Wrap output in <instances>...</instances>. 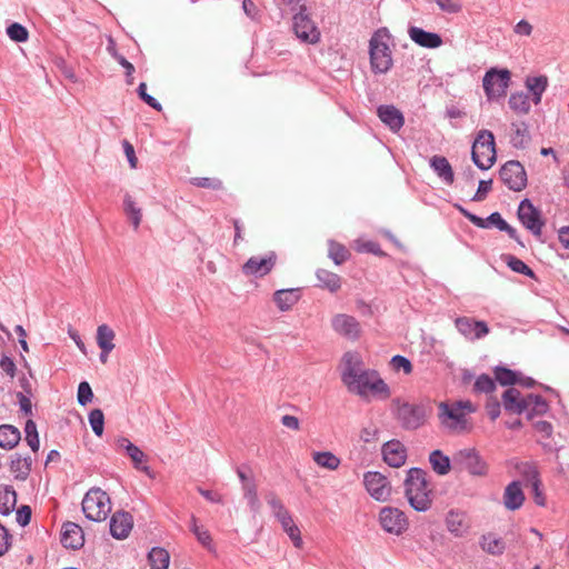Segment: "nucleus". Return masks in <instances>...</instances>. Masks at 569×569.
Wrapping results in <instances>:
<instances>
[{
    "label": "nucleus",
    "mask_w": 569,
    "mask_h": 569,
    "mask_svg": "<svg viewBox=\"0 0 569 569\" xmlns=\"http://www.w3.org/2000/svg\"><path fill=\"white\" fill-rule=\"evenodd\" d=\"M405 496L416 511L425 512L432 506V489L427 479V472L418 467L407 471L403 481Z\"/></svg>",
    "instance_id": "1"
},
{
    "label": "nucleus",
    "mask_w": 569,
    "mask_h": 569,
    "mask_svg": "<svg viewBox=\"0 0 569 569\" xmlns=\"http://www.w3.org/2000/svg\"><path fill=\"white\" fill-rule=\"evenodd\" d=\"M377 376L375 370H363L359 353L348 351L342 357L341 380L350 392L366 396L371 379Z\"/></svg>",
    "instance_id": "2"
},
{
    "label": "nucleus",
    "mask_w": 569,
    "mask_h": 569,
    "mask_svg": "<svg viewBox=\"0 0 569 569\" xmlns=\"http://www.w3.org/2000/svg\"><path fill=\"white\" fill-rule=\"evenodd\" d=\"M391 34L387 28H379L369 40L370 67L373 73H387L393 66L390 48Z\"/></svg>",
    "instance_id": "3"
},
{
    "label": "nucleus",
    "mask_w": 569,
    "mask_h": 569,
    "mask_svg": "<svg viewBox=\"0 0 569 569\" xmlns=\"http://www.w3.org/2000/svg\"><path fill=\"white\" fill-rule=\"evenodd\" d=\"M292 30L296 37L305 43L316 44L320 41L321 32L316 22L311 19L306 2L298 0L292 8Z\"/></svg>",
    "instance_id": "4"
},
{
    "label": "nucleus",
    "mask_w": 569,
    "mask_h": 569,
    "mask_svg": "<svg viewBox=\"0 0 569 569\" xmlns=\"http://www.w3.org/2000/svg\"><path fill=\"white\" fill-rule=\"evenodd\" d=\"M392 405L393 416L403 430L413 431L425 425L427 418L425 405L401 402L399 399H395Z\"/></svg>",
    "instance_id": "5"
},
{
    "label": "nucleus",
    "mask_w": 569,
    "mask_h": 569,
    "mask_svg": "<svg viewBox=\"0 0 569 569\" xmlns=\"http://www.w3.org/2000/svg\"><path fill=\"white\" fill-rule=\"evenodd\" d=\"M471 159L480 170H488L495 164L497 152L495 137L491 131L482 129L478 132L471 148Z\"/></svg>",
    "instance_id": "6"
},
{
    "label": "nucleus",
    "mask_w": 569,
    "mask_h": 569,
    "mask_svg": "<svg viewBox=\"0 0 569 569\" xmlns=\"http://www.w3.org/2000/svg\"><path fill=\"white\" fill-rule=\"evenodd\" d=\"M82 511L88 520L101 522L111 511L108 493L100 488H91L82 499Z\"/></svg>",
    "instance_id": "7"
},
{
    "label": "nucleus",
    "mask_w": 569,
    "mask_h": 569,
    "mask_svg": "<svg viewBox=\"0 0 569 569\" xmlns=\"http://www.w3.org/2000/svg\"><path fill=\"white\" fill-rule=\"evenodd\" d=\"M438 419L441 428L448 433L460 435L470 430L466 413L460 411L455 403L439 402Z\"/></svg>",
    "instance_id": "8"
},
{
    "label": "nucleus",
    "mask_w": 569,
    "mask_h": 569,
    "mask_svg": "<svg viewBox=\"0 0 569 569\" xmlns=\"http://www.w3.org/2000/svg\"><path fill=\"white\" fill-rule=\"evenodd\" d=\"M452 461L453 468L460 471L465 470L475 477H486L489 471L488 463L475 448L458 450L453 455Z\"/></svg>",
    "instance_id": "9"
},
{
    "label": "nucleus",
    "mask_w": 569,
    "mask_h": 569,
    "mask_svg": "<svg viewBox=\"0 0 569 569\" xmlns=\"http://www.w3.org/2000/svg\"><path fill=\"white\" fill-rule=\"evenodd\" d=\"M511 73L508 69H489L482 79V87L489 100L506 94Z\"/></svg>",
    "instance_id": "10"
},
{
    "label": "nucleus",
    "mask_w": 569,
    "mask_h": 569,
    "mask_svg": "<svg viewBox=\"0 0 569 569\" xmlns=\"http://www.w3.org/2000/svg\"><path fill=\"white\" fill-rule=\"evenodd\" d=\"M501 181L512 191H521L527 187V172L517 160H509L499 170Z\"/></svg>",
    "instance_id": "11"
},
{
    "label": "nucleus",
    "mask_w": 569,
    "mask_h": 569,
    "mask_svg": "<svg viewBox=\"0 0 569 569\" xmlns=\"http://www.w3.org/2000/svg\"><path fill=\"white\" fill-rule=\"evenodd\" d=\"M517 214L522 226L535 237L541 236L545 220L541 216V211L537 209L529 199L520 201Z\"/></svg>",
    "instance_id": "12"
},
{
    "label": "nucleus",
    "mask_w": 569,
    "mask_h": 569,
    "mask_svg": "<svg viewBox=\"0 0 569 569\" xmlns=\"http://www.w3.org/2000/svg\"><path fill=\"white\" fill-rule=\"evenodd\" d=\"M379 522L385 531L396 536H400L409 526L405 512L395 507H383L379 512Z\"/></svg>",
    "instance_id": "13"
},
{
    "label": "nucleus",
    "mask_w": 569,
    "mask_h": 569,
    "mask_svg": "<svg viewBox=\"0 0 569 569\" xmlns=\"http://www.w3.org/2000/svg\"><path fill=\"white\" fill-rule=\"evenodd\" d=\"M363 483L368 493L377 501H387L391 495V486L386 476L378 471H367Z\"/></svg>",
    "instance_id": "14"
},
{
    "label": "nucleus",
    "mask_w": 569,
    "mask_h": 569,
    "mask_svg": "<svg viewBox=\"0 0 569 569\" xmlns=\"http://www.w3.org/2000/svg\"><path fill=\"white\" fill-rule=\"evenodd\" d=\"M331 326L336 333L348 340L356 341L361 336L360 322L352 316L338 313L332 317Z\"/></svg>",
    "instance_id": "15"
},
{
    "label": "nucleus",
    "mask_w": 569,
    "mask_h": 569,
    "mask_svg": "<svg viewBox=\"0 0 569 569\" xmlns=\"http://www.w3.org/2000/svg\"><path fill=\"white\" fill-rule=\"evenodd\" d=\"M118 449H123L127 456L131 459L133 468L153 478L151 468L147 465L146 453L129 439L120 437L116 440Z\"/></svg>",
    "instance_id": "16"
},
{
    "label": "nucleus",
    "mask_w": 569,
    "mask_h": 569,
    "mask_svg": "<svg viewBox=\"0 0 569 569\" xmlns=\"http://www.w3.org/2000/svg\"><path fill=\"white\" fill-rule=\"evenodd\" d=\"M277 262V253L274 251H270L266 257H251L246 263L242 266V272L246 276H253L257 278H261L268 274Z\"/></svg>",
    "instance_id": "17"
},
{
    "label": "nucleus",
    "mask_w": 569,
    "mask_h": 569,
    "mask_svg": "<svg viewBox=\"0 0 569 569\" xmlns=\"http://www.w3.org/2000/svg\"><path fill=\"white\" fill-rule=\"evenodd\" d=\"M457 330L469 340H478L489 332L487 322L469 317H459L455 321Z\"/></svg>",
    "instance_id": "18"
},
{
    "label": "nucleus",
    "mask_w": 569,
    "mask_h": 569,
    "mask_svg": "<svg viewBox=\"0 0 569 569\" xmlns=\"http://www.w3.org/2000/svg\"><path fill=\"white\" fill-rule=\"evenodd\" d=\"M381 453L383 461L392 468H400L406 463L407 448L400 440L391 439L385 442L381 447Z\"/></svg>",
    "instance_id": "19"
},
{
    "label": "nucleus",
    "mask_w": 569,
    "mask_h": 569,
    "mask_svg": "<svg viewBox=\"0 0 569 569\" xmlns=\"http://www.w3.org/2000/svg\"><path fill=\"white\" fill-rule=\"evenodd\" d=\"M133 527V518L128 511H116L110 519V533L113 538L126 539Z\"/></svg>",
    "instance_id": "20"
},
{
    "label": "nucleus",
    "mask_w": 569,
    "mask_h": 569,
    "mask_svg": "<svg viewBox=\"0 0 569 569\" xmlns=\"http://www.w3.org/2000/svg\"><path fill=\"white\" fill-rule=\"evenodd\" d=\"M61 543L67 549H80L84 543L82 528L71 521L64 522L61 530Z\"/></svg>",
    "instance_id": "21"
},
{
    "label": "nucleus",
    "mask_w": 569,
    "mask_h": 569,
    "mask_svg": "<svg viewBox=\"0 0 569 569\" xmlns=\"http://www.w3.org/2000/svg\"><path fill=\"white\" fill-rule=\"evenodd\" d=\"M377 116L392 132H398L405 124L402 112L392 104L379 106Z\"/></svg>",
    "instance_id": "22"
},
{
    "label": "nucleus",
    "mask_w": 569,
    "mask_h": 569,
    "mask_svg": "<svg viewBox=\"0 0 569 569\" xmlns=\"http://www.w3.org/2000/svg\"><path fill=\"white\" fill-rule=\"evenodd\" d=\"M456 208L459 210V212L467 218L472 224L479 227V228H490L496 227L498 230L502 231L505 228L507 221L502 218V216L499 212H492L488 218L483 219L463 207L456 204Z\"/></svg>",
    "instance_id": "23"
},
{
    "label": "nucleus",
    "mask_w": 569,
    "mask_h": 569,
    "mask_svg": "<svg viewBox=\"0 0 569 569\" xmlns=\"http://www.w3.org/2000/svg\"><path fill=\"white\" fill-rule=\"evenodd\" d=\"M408 34L415 43L422 48L436 49L442 44V38L440 34L426 31L419 27H409Z\"/></svg>",
    "instance_id": "24"
},
{
    "label": "nucleus",
    "mask_w": 569,
    "mask_h": 569,
    "mask_svg": "<svg viewBox=\"0 0 569 569\" xmlns=\"http://www.w3.org/2000/svg\"><path fill=\"white\" fill-rule=\"evenodd\" d=\"M502 405L507 412L521 415L528 410V403L526 397L521 396V392L511 387L502 393Z\"/></svg>",
    "instance_id": "25"
},
{
    "label": "nucleus",
    "mask_w": 569,
    "mask_h": 569,
    "mask_svg": "<svg viewBox=\"0 0 569 569\" xmlns=\"http://www.w3.org/2000/svg\"><path fill=\"white\" fill-rule=\"evenodd\" d=\"M525 499L520 481L515 480L505 488L503 505L508 510L513 511L520 509Z\"/></svg>",
    "instance_id": "26"
},
{
    "label": "nucleus",
    "mask_w": 569,
    "mask_h": 569,
    "mask_svg": "<svg viewBox=\"0 0 569 569\" xmlns=\"http://www.w3.org/2000/svg\"><path fill=\"white\" fill-rule=\"evenodd\" d=\"M430 167L437 176L446 183L452 184L455 181V173L448 159L443 156H433L430 159Z\"/></svg>",
    "instance_id": "27"
},
{
    "label": "nucleus",
    "mask_w": 569,
    "mask_h": 569,
    "mask_svg": "<svg viewBox=\"0 0 569 569\" xmlns=\"http://www.w3.org/2000/svg\"><path fill=\"white\" fill-rule=\"evenodd\" d=\"M300 297V289H280L273 293V301L280 311H288L299 301Z\"/></svg>",
    "instance_id": "28"
},
{
    "label": "nucleus",
    "mask_w": 569,
    "mask_h": 569,
    "mask_svg": "<svg viewBox=\"0 0 569 569\" xmlns=\"http://www.w3.org/2000/svg\"><path fill=\"white\" fill-rule=\"evenodd\" d=\"M20 430L11 425L0 426V448L6 450L13 449L20 441Z\"/></svg>",
    "instance_id": "29"
},
{
    "label": "nucleus",
    "mask_w": 569,
    "mask_h": 569,
    "mask_svg": "<svg viewBox=\"0 0 569 569\" xmlns=\"http://www.w3.org/2000/svg\"><path fill=\"white\" fill-rule=\"evenodd\" d=\"M316 277L319 281L318 287L327 289L332 293L341 288V278L335 272L320 268L316 271Z\"/></svg>",
    "instance_id": "30"
},
{
    "label": "nucleus",
    "mask_w": 569,
    "mask_h": 569,
    "mask_svg": "<svg viewBox=\"0 0 569 569\" xmlns=\"http://www.w3.org/2000/svg\"><path fill=\"white\" fill-rule=\"evenodd\" d=\"M528 403L527 419L531 420L536 416H542L549 410L547 400L540 395L530 393L526 397Z\"/></svg>",
    "instance_id": "31"
},
{
    "label": "nucleus",
    "mask_w": 569,
    "mask_h": 569,
    "mask_svg": "<svg viewBox=\"0 0 569 569\" xmlns=\"http://www.w3.org/2000/svg\"><path fill=\"white\" fill-rule=\"evenodd\" d=\"M526 87L532 94V101L535 104L541 102L543 92L548 87V78L546 76L527 77Z\"/></svg>",
    "instance_id": "32"
},
{
    "label": "nucleus",
    "mask_w": 569,
    "mask_h": 569,
    "mask_svg": "<svg viewBox=\"0 0 569 569\" xmlns=\"http://www.w3.org/2000/svg\"><path fill=\"white\" fill-rule=\"evenodd\" d=\"M429 462L432 467V470L439 476H446L451 470L450 458L439 449L430 452Z\"/></svg>",
    "instance_id": "33"
},
{
    "label": "nucleus",
    "mask_w": 569,
    "mask_h": 569,
    "mask_svg": "<svg viewBox=\"0 0 569 569\" xmlns=\"http://www.w3.org/2000/svg\"><path fill=\"white\" fill-rule=\"evenodd\" d=\"M17 503V492L11 486L0 487V513L2 516L10 515Z\"/></svg>",
    "instance_id": "34"
},
{
    "label": "nucleus",
    "mask_w": 569,
    "mask_h": 569,
    "mask_svg": "<svg viewBox=\"0 0 569 569\" xmlns=\"http://www.w3.org/2000/svg\"><path fill=\"white\" fill-rule=\"evenodd\" d=\"M512 133L510 136V143L516 149H523L530 141L528 126L525 122L512 123Z\"/></svg>",
    "instance_id": "35"
},
{
    "label": "nucleus",
    "mask_w": 569,
    "mask_h": 569,
    "mask_svg": "<svg viewBox=\"0 0 569 569\" xmlns=\"http://www.w3.org/2000/svg\"><path fill=\"white\" fill-rule=\"evenodd\" d=\"M123 211L129 218L133 229L137 230L142 220V212L141 208L138 207V204L129 193H126L123 197Z\"/></svg>",
    "instance_id": "36"
},
{
    "label": "nucleus",
    "mask_w": 569,
    "mask_h": 569,
    "mask_svg": "<svg viewBox=\"0 0 569 569\" xmlns=\"http://www.w3.org/2000/svg\"><path fill=\"white\" fill-rule=\"evenodd\" d=\"M31 465V457L22 458L20 455H16L10 462V471L14 473L17 479L26 480L30 475Z\"/></svg>",
    "instance_id": "37"
},
{
    "label": "nucleus",
    "mask_w": 569,
    "mask_h": 569,
    "mask_svg": "<svg viewBox=\"0 0 569 569\" xmlns=\"http://www.w3.org/2000/svg\"><path fill=\"white\" fill-rule=\"evenodd\" d=\"M493 373L495 380L505 387L511 388V386L517 385L519 381V371H515L502 366L495 367Z\"/></svg>",
    "instance_id": "38"
},
{
    "label": "nucleus",
    "mask_w": 569,
    "mask_h": 569,
    "mask_svg": "<svg viewBox=\"0 0 569 569\" xmlns=\"http://www.w3.org/2000/svg\"><path fill=\"white\" fill-rule=\"evenodd\" d=\"M509 107L519 114H527L530 111L529 96L525 92H513L509 97Z\"/></svg>",
    "instance_id": "39"
},
{
    "label": "nucleus",
    "mask_w": 569,
    "mask_h": 569,
    "mask_svg": "<svg viewBox=\"0 0 569 569\" xmlns=\"http://www.w3.org/2000/svg\"><path fill=\"white\" fill-rule=\"evenodd\" d=\"M148 559L151 569H167L170 562L169 552L160 547H154L149 551Z\"/></svg>",
    "instance_id": "40"
},
{
    "label": "nucleus",
    "mask_w": 569,
    "mask_h": 569,
    "mask_svg": "<svg viewBox=\"0 0 569 569\" xmlns=\"http://www.w3.org/2000/svg\"><path fill=\"white\" fill-rule=\"evenodd\" d=\"M114 331L108 325H100L97 329V345L101 350L114 349Z\"/></svg>",
    "instance_id": "41"
},
{
    "label": "nucleus",
    "mask_w": 569,
    "mask_h": 569,
    "mask_svg": "<svg viewBox=\"0 0 569 569\" xmlns=\"http://www.w3.org/2000/svg\"><path fill=\"white\" fill-rule=\"evenodd\" d=\"M480 546L486 552L493 556L502 555L506 548L501 538H496L490 533L481 537Z\"/></svg>",
    "instance_id": "42"
},
{
    "label": "nucleus",
    "mask_w": 569,
    "mask_h": 569,
    "mask_svg": "<svg viewBox=\"0 0 569 569\" xmlns=\"http://www.w3.org/2000/svg\"><path fill=\"white\" fill-rule=\"evenodd\" d=\"M312 459L318 466L328 470H336L340 466V459L330 451H316Z\"/></svg>",
    "instance_id": "43"
},
{
    "label": "nucleus",
    "mask_w": 569,
    "mask_h": 569,
    "mask_svg": "<svg viewBox=\"0 0 569 569\" xmlns=\"http://www.w3.org/2000/svg\"><path fill=\"white\" fill-rule=\"evenodd\" d=\"M503 261L513 272L527 276L531 279H536L535 271L529 266H527L521 259L512 254H506L503 256Z\"/></svg>",
    "instance_id": "44"
},
{
    "label": "nucleus",
    "mask_w": 569,
    "mask_h": 569,
    "mask_svg": "<svg viewBox=\"0 0 569 569\" xmlns=\"http://www.w3.org/2000/svg\"><path fill=\"white\" fill-rule=\"evenodd\" d=\"M516 470L527 483L532 485L536 481H540L539 471L533 462H519L516 465Z\"/></svg>",
    "instance_id": "45"
},
{
    "label": "nucleus",
    "mask_w": 569,
    "mask_h": 569,
    "mask_svg": "<svg viewBox=\"0 0 569 569\" xmlns=\"http://www.w3.org/2000/svg\"><path fill=\"white\" fill-rule=\"evenodd\" d=\"M328 256L337 266H340L348 260L350 252L343 244L329 240Z\"/></svg>",
    "instance_id": "46"
},
{
    "label": "nucleus",
    "mask_w": 569,
    "mask_h": 569,
    "mask_svg": "<svg viewBox=\"0 0 569 569\" xmlns=\"http://www.w3.org/2000/svg\"><path fill=\"white\" fill-rule=\"evenodd\" d=\"M446 526L448 531L459 537L462 535L463 516L462 513L450 510L446 517Z\"/></svg>",
    "instance_id": "47"
},
{
    "label": "nucleus",
    "mask_w": 569,
    "mask_h": 569,
    "mask_svg": "<svg viewBox=\"0 0 569 569\" xmlns=\"http://www.w3.org/2000/svg\"><path fill=\"white\" fill-rule=\"evenodd\" d=\"M496 380L487 373L480 375L473 383L475 393H491L496 390Z\"/></svg>",
    "instance_id": "48"
},
{
    "label": "nucleus",
    "mask_w": 569,
    "mask_h": 569,
    "mask_svg": "<svg viewBox=\"0 0 569 569\" xmlns=\"http://www.w3.org/2000/svg\"><path fill=\"white\" fill-rule=\"evenodd\" d=\"M243 498L247 500L248 506L253 515L258 513L261 508L260 500L257 493V485L249 483L246 485V488H242Z\"/></svg>",
    "instance_id": "49"
},
{
    "label": "nucleus",
    "mask_w": 569,
    "mask_h": 569,
    "mask_svg": "<svg viewBox=\"0 0 569 569\" xmlns=\"http://www.w3.org/2000/svg\"><path fill=\"white\" fill-rule=\"evenodd\" d=\"M26 441L32 451L37 452L40 447L37 425L33 420L29 419L24 425Z\"/></svg>",
    "instance_id": "50"
},
{
    "label": "nucleus",
    "mask_w": 569,
    "mask_h": 569,
    "mask_svg": "<svg viewBox=\"0 0 569 569\" xmlns=\"http://www.w3.org/2000/svg\"><path fill=\"white\" fill-rule=\"evenodd\" d=\"M89 423L96 436L101 437L104 427V415L101 409H93L90 411Z\"/></svg>",
    "instance_id": "51"
},
{
    "label": "nucleus",
    "mask_w": 569,
    "mask_h": 569,
    "mask_svg": "<svg viewBox=\"0 0 569 569\" xmlns=\"http://www.w3.org/2000/svg\"><path fill=\"white\" fill-rule=\"evenodd\" d=\"M190 183L198 188L211 190H221L223 188L222 181L218 178L194 177L190 179Z\"/></svg>",
    "instance_id": "52"
},
{
    "label": "nucleus",
    "mask_w": 569,
    "mask_h": 569,
    "mask_svg": "<svg viewBox=\"0 0 569 569\" xmlns=\"http://www.w3.org/2000/svg\"><path fill=\"white\" fill-rule=\"evenodd\" d=\"M281 527L287 532L289 538L291 539L293 546L296 548H301L302 538H301L300 529L295 523L293 519H290L288 522L283 521V523H281Z\"/></svg>",
    "instance_id": "53"
},
{
    "label": "nucleus",
    "mask_w": 569,
    "mask_h": 569,
    "mask_svg": "<svg viewBox=\"0 0 569 569\" xmlns=\"http://www.w3.org/2000/svg\"><path fill=\"white\" fill-rule=\"evenodd\" d=\"M7 34L16 42H24L29 37L27 28L18 22H13L7 28Z\"/></svg>",
    "instance_id": "54"
},
{
    "label": "nucleus",
    "mask_w": 569,
    "mask_h": 569,
    "mask_svg": "<svg viewBox=\"0 0 569 569\" xmlns=\"http://www.w3.org/2000/svg\"><path fill=\"white\" fill-rule=\"evenodd\" d=\"M390 365L393 370H402L406 375H410L413 369L411 361L407 357L400 355L393 356L390 360Z\"/></svg>",
    "instance_id": "55"
},
{
    "label": "nucleus",
    "mask_w": 569,
    "mask_h": 569,
    "mask_svg": "<svg viewBox=\"0 0 569 569\" xmlns=\"http://www.w3.org/2000/svg\"><path fill=\"white\" fill-rule=\"evenodd\" d=\"M368 390L375 395H380L383 398H388L390 396V389L388 385L381 378H379L378 375L371 379Z\"/></svg>",
    "instance_id": "56"
},
{
    "label": "nucleus",
    "mask_w": 569,
    "mask_h": 569,
    "mask_svg": "<svg viewBox=\"0 0 569 569\" xmlns=\"http://www.w3.org/2000/svg\"><path fill=\"white\" fill-rule=\"evenodd\" d=\"M77 399L79 405L81 406H86L92 401L93 392L89 382L82 381L79 383Z\"/></svg>",
    "instance_id": "57"
},
{
    "label": "nucleus",
    "mask_w": 569,
    "mask_h": 569,
    "mask_svg": "<svg viewBox=\"0 0 569 569\" xmlns=\"http://www.w3.org/2000/svg\"><path fill=\"white\" fill-rule=\"evenodd\" d=\"M138 94H139L140 99L144 103H147L149 107H151L152 109H154L157 111L161 110L162 107H161L160 102L154 97L147 93V84L144 82H141L139 84Z\"/></svg>",
    "instance_id": "58"
},
{
    "label": "nucleus",
    "mask_w": 569,
    "mask_h": 569,
    "mask_svg": "<svg viewBox=\"0 0 569 569\" xmlns=\"http://www.w3.org/2000/svg\"><path fill=\"white\" fill-rule=\"evenodd\" d=\"M112 57L117 60V62L124 68L126 70V77L127 82L129 84L132 83V74L134 72V67L131 62H129L122 54L118 53L117 51L111 52Z\"/></svg>",
    "instance_id": "59"
},
{
    "label": "nucleus",
    "mask_w": 569,
    "mask_h": 569,
    "mask_svg": "<svg viewBox=\"0 0 569 569\" xmlns=\"http://www.w3.org/2000/svg\"><path fill=\"white\" fill-rule=\"evenodd\" d=\"M492 187V180H480L478 189L472 197V201H483L487 198V194L490 192Z\"/></svg>",
    "instance_id": "60"
},
{
    "label": "nucleus",
    "mask_w": 569,
    "mask_h": 569,
    "mask_svg": "<svg viewBox=\"0 0 569 569\" xmlns=\"http://www.w3.org/2000/svg\"><path fill=\"white\" fill-rule=\"evenodd\" d=\"M439 9L447 13H458L461 11L462 7L460 3L453 0H433Z\"/></svg>",
    "instance_id": "61"
},
{
    "label": "nucleus",
    "mask_w": 569,
    "mask_h": 569,
    "mask_svg": "<svg viewBox=\"0 0 569 569\" xmlns=\"http://www.w3.org/2000/svg\"><path fill=\"white\" fill-rule=\"evenodd\" d=\"M32 510L29 506H21L16 513V520L21 527H26L30 523Z\"/></svg>",
    "instance_id": "62"
},
{
    "label": "nucleus",
    "mask_w": 569,
    "mask_h": 569,
    "mask_svg": "<svg viewBox=\"0 0 569 569\" xmlns=\"http://www.w3.org/2000/svg\"><path fill=\"white\" fill-rule=\"evenodd\" d=\"M193 535L204 548H207L209 551H214L211 535L207 529L202 527L199 531H197Z\"/></svg>",
    "instance_id": "63"
},
{
    "label": "nucleus",
    "mask_w": 569,
    "mask_h": 569,
    "mask_svg": "<svg viewBox=\"0 0 569 569\" xmlns=\"http://www.w3.org/2000/svg\"><path fill=\"white\" fill-rule=\"evenodd\" d=\"M0 368L10 377L14 378L17 373V366L14 361L6 355L0 358Z\"/></svg>",
    "instance_id": "64"
}]
</instances>
